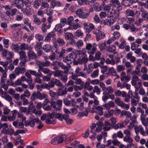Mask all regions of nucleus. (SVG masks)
<instances>
[{
	"label": "nucleus",
	"mask_w": 148,
	"mask_h": 148,
	"mask_svg": "<svg viewBox=\"0 0 148 148\" xmlns=\"http://www.w3.org/2000/svg\"><path fill=\"white\" fill-rule=\"evenodd\" d=\"M97 44L95 43H93L92 45L90 43L87 44L86 48L88 50V54L93 55L95 53V51L97 50Z\"/></svg>",
	"instance_id": "f257e3e1"
},
{
	"label": "nucleus",
	"mask_w": 148,
	"mask_h": 148,
	"mask_svg": "<svg viewBox=\"0 0 148 148\" xmlns=\"http://www.w3.org/2000/svg\"><path fill=\"white\" fill-rule=\"evenodd\" d=\"M110 3L113 8L116 7L117 12L120 11L122 10V4H120L119 0H111Z\"/></svg>",
	"instance_id": "f03ea898"
},
{
	"label": "nucleus",
	"mask_w": 148,
	"mask_h": 148,
	"mask_svg": "<svg viewBox=\"0 0 148 148\" xmlns=\"http://www.w3.org/2000/svg\"><path fill=\"white\" fill-rule=\"evenodd\" d=\"M46 97V94L43 93L42 94L39 91H38L37 93L34 92L31 97V99L32 101H34L36 98L37 99H39L41 100L44 99Z\"/></svg>",
	"instance_id": "7ed1b4c3"
},
{
	"label": "nucleus",
	"mask_w": 148,
	"mask_h": 148,
	"mask_svg": "<svg viewBox=\"0 0 148 148\" xmlns=\"http://www.w3.org/2000/svg\"><path fill=\"white\" fill-rule=\"evenodd\" d=\"M75 14L80 18H87L89 14V12L86 13L83 12L81 9H78L75 12Z\"/></svg>",
	"instance_id": "20e7f679"
},
{
	"label": "nucleus",
	"mask_w": 148,
	"mask_h": 148,
	"mask_svg": "<svg viewBox=\"0 0 148 148\" xmlns=\"http://www.w3.org/2000/svg\"><path fill=\"white\" fill-rule=\"evenodd\" d=\"M98 32L97 33L96 36V40L98 41L99 40L105 36V34L103 32L100 30H98Z\"/></svg>",
	"instance_id": "39448f33"
},
{
	"label": "nucleus",
	"mask_w": 148,
	"mask_h": 148,
	"mask_svg": "<svg viewBox=\"0 0 148 148\" xmlns=\"http://www.w3.org/2000/svg\"><path fill=\"white\" fill-rule=\"evenodd\" d=\"M28 56L29 60H34L37 58V56L35 53L33 51H29L28 53Z\"/></svg>",
	"instance_id": "423d86ee"
},
{
	"label": "nucleus",
	"mask_w": 148,
	"mask_h": 148,
	"mask_svg": "<svg viewBox=\"0 0 148 148\" xmlns=\"http://www.w3.org/2000/svg\"><path fill=\"white\" fill-rule=\"evenodd\" d=\"M25 125L26 127L29 125L31 127H33L35 125V121L32 120H27L25 122Z\"/></svg>",
	"instance_id": "0eeeda50"
},
{
	"label": "nucleus",
	"mask_w": 148,
	"mask_h": 148,
	"mask_svg": "<svg viewBox=\"0 0 148 148\" xmlns=\"http://www.w3.org/2000/svg\"><path fill=\"white\" fill-rule=\"evenodd\" d=\"M115 103L118 106H121L122 108L123 107V104L124 105V103L121 101V99L119 97H117L114 100Z\"/></svg>",
	"instance_id": "6e6552de"
},
{
	"label": "nucleus",
	"mask_w": 148,
	"mask_h": 148,
	"mask_svg": "<svg viewBox=\"0 0 148 148\" xmlns=\"http://www.w3.org/2000/svg\"><path fill=\"white\" fill-rule=\"evenodd\" d=\"M20 56V59L21 60H27V57L26 56L25 52L23 51H21L19 52Z\"/></svg>",
	"instance_id": "1a4fd4ad"
},
{
	"label": "nucleus",
	"mask_w": 148,
	"mask_h": 148,
	"mask_svg": "<svg viewBox=\"0 0 148 148\" xmlns=\"http://www.w3.org/2000/svg\"><path fill=\"white\" fill-rule=\"evenodd\" d=\"M52 48L51 46H50L49 45H45L42 48L46 52H49L51 51Z\"/></svg>",
	"instance_id": "9d476101"
},
{
	"label": "nucleus",
	"mask_w": 148,
	"mask_h": 148,
	"mask_svg": "<svg viewBox=\"0 0 148 148\" xmlns=\"http://www.w3.org/2000/svg\"><path fill=\"white\" fill-rule=\"evenodd\" d=\"M33 1L34 3L33 7L35 9L38 8L42 3L41 0H33Z\"/></svg>",
	"instance_id": "9b49d317"
},
{
	"label": "nucleus",
	"mask_w": 148,
	"mask_h": 148,
	"mask_svg": "<svg viewBox=\"0 0 148 148\" xmlns=\"http://www.w3.org/2000/svg\"><path fill=\"white\" fill-rule=\"evenodd\" d=\"M132 4L131 0H123L122 3V5H123L125 7L129 6Z\"/></svg>",
	"instance_id": "f8f14e48"
},
{
	"label": "nucleus",
	"mask_w": 148,
	"mask_h": 148,
	"mask_svg": "<svg viewBox=\"0 0 148 148\" xmlns=\"http://www.w3.org/2000/svg\"><path fill=\"white\" fill-rule=\"evenodd\" d=\"M111 125V123H109L108 122L105 121L104 125L105 127H103V129L104 131H108L110 129V127H108Z\"/></svg>",
	"instance_id": "ddd939ff"
},
{
	"label": "nucleus",
	"mask_w": 148,
	"mask_h": 148,
	"mask_svg": "<svg viewBox=\"0 0 148 148\" xmlns=\"http://www.w3.org/2000/svg\"><path fill=\"white\" fill-rule=\"evenodd\" d=\"M74 20L73 17V16H70L68 17L67 21V23L66 24L70 26H72L73 23L72 22Z\"/></svg>",
	"instance_id": "4468645a"
},
{
	"label": "nucleus",
	"mask_w": 148,
	"mask_h": 148,
	"mask_svg": "<svg viewBox=\"0 0 148 148\" xmlns=\"http://www.w3.org/2000/svg\"><path fill=\"white\" fill-rule=\"evenodd\" d=\"M53 81L54 82L55 84L57 86H60L61 87L63 88L64 87L63 85L62 84L59 80L53 78Z\"/></svg>",
	"instance_id": "2eb2a0df"
},
{
	"label": "nucleus",
	"mask_w": 148,
	"mask_h": 148,
	"mask_svg": "<svg viewBox=\"0 0 148 148\" xmlns=\"http://www.w3.org/2000/svg\"><path fill=\"white\" fill-rule=\"evenodd\" d=\"M101 50H104L106 47L107 46L106 42L104 43H99L98 44Z\"/></svg>",
	"instance_id": "dca6fc26"
},
{
	"label": "nucleus",
	"mask_w": 148,
	"mask_h": 148,
	"mask_svg": "<svg viewBox=\"0 0 148 148\" xmlns=\"http://www.w3.org/2000/svg\"><path fill=\"white\" fill-rule=\"evenodd\" d=\"M119 12H117L116 10V9L114 8H112V10L111 13L112 14H114L115 15V17L116 19V18H117L119 16Z\"/></svg>",
	"instance_id": "f3484780"
},
{
	"label": "nucleus",
	"mask_w": 148,
	"mask_h": 148,
	"mask_svg": "<svg viewBox=\"0 0 148 148\" xmlns=\"http://www.w3.org/2000/svg\"><path fill=\"white\" fill-rule=\"evenodd\" d=\"M54 72H53V73ZM63 73V72L62 71L57 70L55 71L54 75L55 77H58L60 76H62Z\"/></svg>",
	"instance_id": "a211bd4d"
},
{
	"label": "nucleus",
	"mask_w": 148,
	"mask_h": 148,
	"mask_svg": "<svg viewBox=\"0 0 148 148\" xmlns=\"http://www.w3.org/2000/svg\"><path fill=\"white\" fill-rule=\"evenodd\" d=\"M19 49L21 50H25L28 49V45L25 43H22L19 46Z\"/></svg>",
	"instance_id": "6ab92c4d"
},
{
	"label": "nucleus",
	"mask_w": 148,
	"mask_h": 148,
	"mask_svg": "<svg viewBox=\"0 0 148 148\" xmlns=\"http://www.w3.org/2000/svg\"><path fill=\"white\" fill-rule=\"evenodd\" d=\"M57 42L59 44L60 46H62L65 44L64 41L60 38H58L57 40Z\"/></svg>",
	"instance_id": "aec40b11"
},
{
	"label": "nucleus",
	"mask_w": 148,
	"mask_h": 148,
	"mask_svg": "<svg viewBox=\"0 0 148 148\" xmlns=\"http://www.w3.org/2000/svg\"><path fill=\"white\" fill-rule=\"evenodd\" d=\"M130 136H126L124 137L123 140L126 142H128L129 143L133 142V139L131 137H129Z\"/></svg>",
	"instance_id": "412c9836"
},
{
	"label": "nucleus",
	"mask_w": 148,
	"mask_h": 148,
	"mask_svg": "<svg viewBox=\"0 0 148 148\" xmlns=\"http://www.w3.org/2000/svg\"><path fill=\"white\" fill-rule=\"evenodd\" d=\"M12 47L14 50L16 52H18L19 51V46L18 44H15L14 43H12Z\"/></svg>",
	"instance_id": "4be33fe9"
},
{
	"label": "nucleus",
	"mask_w": 148,
	"mask_h": 148,
	"mask_svg": "<svg viewBox=\"0 0 148 148\" xmlns=\"http://www.w3.org/2000/svg\"><path fill=\"white\" fill-rule=\"evenodd\" d=\"M125 66L123 65H119L117 67L116 70L118 72H120L125 69Z\"/></svg>",
	"instance_id": "5701e85b"
},
{
	"label": "nucleus",
	"mask_w": 148,
	"mask_h": 148,
	"mask_svg": "<svg viewBox=\"0 0 148 148\" xmlns=\"http://www.w3.org/2000/svg\"><path fill=\"white\" fill-rule=\"evenodd\" d=\"M108 20L109 21V24L110 26L112 25L116 20V19L112 16H111L110 19Z\"/></svg>",
	"instance_id": "b1692460"
},
{
	"label": "nucleus",
	"mask_w": 148,
	"mask_h": 148,
	"mask_svg": "<svg viewBox=\"0 0 148 148\" xmlns=\"http://www.w3.org/2000/svg\"><path fill=\"white\" fill-rule=\"evenodd\" d=\"M69 56V58L75 60L77 57V55L74 53H71L68 56Z\"/></svg>",
	"instance_id": "393cba45"
},
{
	"label": "nucleus",
	"mask_w": 148,
	"mask_h": 148,
	"mask_svg": "<svg viewBox=\"0 0 148 148\" xmlns=\"http://www.w3.org/2000/svg\"><path fill=\"white\" fill-rule=\"evenodd\" d=\"M25 133V131L23 130H18L14 134V136L18 135L19 134H23Z\"/></svg>",
	"instance_id": "a878e982"
},
{
	"label": "nucleus",
	"mask_w": 148,
	"mask_h": 148,
	"mask_svg": "<svg viewBox=\"0 0 148 148\" xmlns=\"http://www.w3.org/2000/svg\"><path fill=\"white\" fill-rule=\"evenodd\" d=\"M62 114L60 113H58L55 114V117L56 119H58L59 120L62 121L63 119L62 117Z\"/></svg>",
	"instance_id": "bb28decb"
},
{
	"label": "nucleus",
	"mask_w": 148,
	"mask_h": 148,
	"mask_svg": "<svg viewBox=\"0 0 148 148\" xmlns=\"http://www.w3.org/2000/svg\"><path fill=\"white\" fill-rule=\"evenodd\" d=\"M61 25L60 24H58L56 25L55 28L54 29L56 31L58 32H59L60 33H61L62 32V31L61 30V29L60 28H59V26Z\"/></svg>",
	"instance_id": "cd10ccee"
},
{
	"label": "nucleus",
	"mask_w": 148,
	"mask_h": 148,
	"mask_svg": "<svg viewBox=\"0 0 148 148\" xmlns=\"http://www.w3.org/2000/svg\"><path fill=\"white\" fill-rule=\"evenodd\" d=\"M93 92H96L99 95L101 92V89H100L99 87L97 86H95L94 87V90H93Z\"/></svg>",
	"instance_id": "c85d7f7f"
},
{
	"label": "nucleus",
	"mask_w": 148,
	"mask_h": 148,
	"mask_svg": "<svg viewBox=\"0 0 148 148\" xmlns=\"http://www.w3.org/2000/svg\"><path fill=\"white\" fill-rule=\"evenodd\" d=\"M14 133V130L13 129L8 128L7 130L6 134L12 135Z\"/></svg>",
	"instance_id": "c756f323"
},
{
	"label": "nucleus",
	"mask_w": 148,
	"mask_h": 148,
	"mask_svg": "<svg viewBox=\"0 0 148 148\" xmlns=\"http://www.w3.org/2000/svg\"><path fill=\"white\" fill-rule=\"evenodd\" d=\"M73 37V34L71 33H66L65 38L67 39H71Z\"/></svg>",
	"instance_id": "7c9ffc66"
},
{
	"label": "nucleus",
	"mask_w": 148,
	"mask_h": 148,
	"mask_svg": "<svg viewBox=\"0 0 148 148\" xmlns=\"http://www.w3.org/2000/svg\"><path fill=\"white\" fill-rule=\"evenodd\" d=\"M99 72V70L98 69L96 70L95 71H94L92 75H91V76L92 78H95L98 75V73Z\"/></svg>",
	"instance_id": "2f4dec72"
},
{
	"label": "nucleus",
	"mask_w": 148,
	"mask_h": 148,
	"mask_svg": "<svg viewBox=\"0 0 148 148\" xmlns=\"http://www.w3.org/2000/svg\"><path fill=\"white\" fill-rule=\"evenodd\" d=\"M42 5L40 8L41 9H43L45 8H48L49 6V4L47 2H42Z\"/></svg>",
	"instance_id": "473e14b6"
},
{
	"label": "nucleus",
	"mask_w": 148,
	"mask_h": 148,
	"mask_svg": "<svg viewBox=\"0 0 148 148\" xmlns=\"http://www.w3.org/2000/svg\"><path fill=\"white\" fill-rule=\"evenodd\" d=\"M58 143L57 144L62 143L64 141V138L61 136H58Z\"/></svg>",
	"instance_id": "72a5a7b5"
},
{
	"label": "nucleus",
	"mask_w": 148,
	"mask_h": 148,
	"mask_svg": "<svg viewBox=\"0 0 148 148\" xmlns=\"http://www.w3.org/2000/svg\"><path fill=\"white\" fill-rule=\"evenodd\" d=\"M99 5V4L98 3H95V8L96 7L95 9V11H99L101 10V6L100 5Z\"/></svg>",
	"instance_id": "f704fd0d"
},
{
	"label": "nucleus",
	"mask_w": 148,
	"mask_h": 148,
	"mask_svg": "<svg viewBox=\"0 0 148 148\" xmlns=\"http://www.w3.org/2000/svg\"><path fill=\"white\" fill-rule=\"evenodd\" d=\"M83 45V42L82 41L80 40L76 43L75 46H77V47H82Z\"/></svg>",
	"instance_id": "c9c22d12"
},
{
	"label": "nucleus",
	"mask_w": 148,
	"mask_h": 148,
	"mask_svg": "<svg viewBox=\"0 0 148 148\" xmlns=\"http://www.w3.org/2000/svg\"><path fill=\"white\" fill-rule=\"evenodd\" d=\"M101 53L99 51H97L95 54V60H99L100 59Z\"/></svg>",
	"instance_id": "e433bc0d"
},
{
	"label": "nucleus",
	"mask_w": 148,
	"mask_h": 148,
	"mask_svg": "<svg viewBox=\"0 0 148 148\" xmlns=\"http://www.w3.org/2000/svg\"><path fill=\"white\" fill-rule=\"evenodd\" d=\"M35 37L38 40V41L42 40L44 38L43 36L39 34H36L35 35Z\"/></svg>",
	"instance_id": "4c0bfd02"
},
{
	"label": "nucleus",
	"mask_w": 148,
	"mask_h": 148,
	"mask_svg": "<svg viewBox=\"0 0 148 148\" xmlns=\"http://www.w3.org/2000/svg\"><path fill=\"white\" fill-rule=\"evenodd\" d=\"M84 87V85H82L80 86H75L74 87V89L75 91H77L78 90H81Z\"/></svg>",
	"instance_id": "58836bf2"
},
{
	"label": "nucleus",
	"mask_w": 148,
	"mask_h": 148,
	"mask_svg": "<svg viewBox=\"0 0 148 148\" xmlns=\"http://www.w3.org/2000/svg\"><path fill=\"white\" fill-rule=\"evenodd\" d=\"M113 35L114 36L115 39H118L120 37V35L118 32H114Z\"/></svg>",
	"instance_id": "ea45409f"
},
{
	"label": "nucleus",
	"mask_w": 148,
	"mask_h": 148,
	"mask_svg": "<svg viewBox=\"0 0 148 148\" xmlns=\"http://www.w3.org/2000/svg\"><path fill=\"white\" fill-rule=\"evenodd\" d=\"M114 111L113 110H111L108 111V113L106 114L105 115V117L107 118L109 117H110L113 115L114 113Z\"/></svg>",
	"instance_id": "a19ab883"
},
{
	"label": "nucleus",
	"mask_w": 148,
	"mask_h": 148,
	"mask_svg": "<svg viewBox=\"0 0 148 148\" xmlns=\"http://www.w3.org/2000/svg\"><path fill=\"white\" fill-rule=\"evenodd\" d=\"M57 142H58L57 136L54 137L53 139L51 140V143L52 144L55 145L57 144H56Z\"/></svg>",
	"instance_id": "79ce46f5"
},
{
	"label": "nucleus",
	"mask_w": 148,
	"mask_h": 148,
	"mask_svg": "<svg viewBox=\"0 0 148 148\" xmlns=\"http://www.w3.org/2000/svg\"><path fill=\"white\" fill-rule=\"evenodd\" d=\"M63 61L67 63L68 64H70L72 63L71 60H68V56H66L65 58V59L63 60Z\"/></svg>",
	"instance_id": "37998d69"
},
{
	"label": "nucleus",
	"mask_w": 148,
	"mask_h": 148,
	"mask_svg": "<svg viewBox=\"0 0 148 148\" xmlns=\"http://www.w3.org/2000/svg\"><path fill=\"white\" fill-rule=\"evenodd\" d=\"M112 6L111 5L110 3V4H108V5H105V7L103 8V9L107 11L108 12L109 10H110L111 9V7Z\"/></svg>",
	"instance_id": "c03bdc74"
},
{
	"label": "nucleus",
	"mask_w": 148,
	"mask_h": 148,
	"mask_svg": "<svg viewBox=\"0 0 148 148\" xmlns=\"http://www.w3.org/2000/svg\"><path fill=\"white\" fill-rule=\"evenodd\" d=\"M24 10L25 12V13L27 15H29L31 13V9L30 8H26L25 9H23L22 10V11H23Z\"/></svg>",
	"instance_id": "a18cd8bd"
},
{
	"label": "nucleus",
	"mask_w": 148,
	"mask_h": 148,
	"mask_svg": "<svg viewBox=\"0 0 148 148\" xmlns=\"http://www.w3.org/2000/svg\"><path fill=\"white\" fill-rule=\"evenodd\" d=\"M75 36L78 37H79L80 36H83V33L81 32V30L80 29H78L77 30L75 33Z\"/></svg>",
	"instance_id": "49530a36"
},
{
	"label": "nucleus",
	"mask_w": 148,
	"mask_h": 148,
	"mask_svg": "<svg viewBox=\"0 0 148 148\" xmlns=\"http://www.w3.org/2000/svg\"><path fill=\"white\" fill-rule=\"evenodd\" d=\"M84 82L83 81L81 80L80 79H77L75 82V84H81L84 85Z\"/></svg>",
	"instance_id": "de8ad7c7"
},
{
	"label": "nucleus",
	"mask_w": 148,
	"mask_h": 148,
	"mask_svg": "<svg viewBox=\"0 0 148 148\" xmlns=\"http://www.w3.org/2000/svg\"><path fill=\"white\" fill-rule=\"evenodd\" d=\"M126 77L125 73L123 71L121 74V81L122 82L124 80L125 78Z\"/></svg>",
	"instance_id": "09e8293b"
},
{
	"label": "nucleus",
	"mask_w": 148,
	"mask_h": 148,
	"mask_svg": "<svg viewBox=\"0 0 148 148\" xmlns=\"http://www.w3.org/2000/svg\"><path fill=\"white\" fill-rule=\"evenodd\" d=\"M110 98L109 96V95H104L102 97V99L104 102H106L107 99Z\"/></svg>",
	"instance_id": "8fccbe9b"
},
{
	"label": "nucleus",
	"mask_w": 148,
	"mask_h": 148,
	"mask_svg": "<svg viewBox=\"0 0 148 148\" xmlns=\"http://www.w3.org/2000/svg\"><path fill=\"white\" fill-rule=\"evenodd\" d=\"M34 22L38 25H40L41 24V22L39 19L38 17H36L34 18Z\"/></svg>",
	"instance_id": "3c124183"
},
{
	"label": "nucleus",
	"mask_w": 148,
	"mask_h": 148,
	"mask_svg": "<svg viewBox=\"0 0 148 148\" xmlns=\"http://www.w3.org/2000/svg\"><path fill=\"white\" fill-rule=\"evenodd\" d=\"M51 52L53 53L52 54L49 56V58L51 60L53 61L56 58L55 55L53 51H51Z\"/></svg>",
	"instance_id": "603ef678"
},
{
	"label": "nucleus",
	"mask_w": 148,
	"mask_h": 148,
	"mask_svg": "<svg viewBox=\"0 0 148 148\" xmlns=\"http://www.w3.org/2000/svg\"><path fill=\"white\" fill-rule=\"evenodd\" d=\"M49 93L50 94V96L51 97L54 99L55 98L56 95V93L54 92H53L52 90H50L49 92Z\"/></svg>",
	"instance_id": "864d4df0"
},
{
	"label": "nucleus",
	"mask_w": 148,
	"mask_h": 148,
	"mask_svg": "<svg viewBox=\"0 0 148 148\" xmlns=\"http://www.w3.org/2000/svg\"><path fill=\"white\" fill-rule=\"evenodd\" d=\"M37 43H39V45H36L34 46V47L36 50L38 48V47H40L38 48L39 49H40L42 47L41 44L42 43V42H40V41H38L37 42Z\"/></svg>",
	"instance_id": "5fc2aeb1"
},
{
	"label": "nucleus",
	"mask_w": 148,
	"mask_h": 148,
	"mask_svg": "<svg viewBox=\"0 0 148 148\" xmlns=\"http://www.w3.org/2000/svg\"><path fill=\"white\" fill-rule=\"evenodd\" d=\"M73 139V137H69L65 139L64 140V141L66 143H68Z\"/></svg>",
	"instance_id": "6e6d98bb"
},
{
	"label": "nucleus",
	"mask_w": 148,
	"mask_h": 148,
	"mask_svg": "<svg viewBox=\"0 0 148 148\" xmlns=\"http://www.w3.org/2000/svg\"><path fill=\"white\" fill-rule=\"evenodd\" d=\"M112 142L114 145H119L120 143L116 139H114L112 141Z\"/></svg>",
	"instance_id": "4d7b16f0"
},
{
	"label": "nucleus",
	"mask_w": 148,
	"mask_h": 148,
	"mask_svg": "<svg viewBox=\"0 0 148 148\" xmlns=\"http://www.w3.org/2000/svg\"><path fill=\"white\" fill-rule=\"evenodd\" d=\"M3 8H4L5 10L7 11L8 10H11L12 8V6L9 5H3Z\"/></svg>",
	"instance_id": "13d9d810"
},
{
	"label": "nucleus",
	"mask_w": 148,
	"mask_h": 148,
	"mask_svg": "<svg viewBox=\"0 0 148 148\" xmlns=\"http://www.w3.org/2000/svg\"><path fill=\"white\" fill-rule=\"evenodd\" d=\"M64 103L65 105L68 106L70 103V101L69 100H68V99L65 98L63 99Z\"/></svg>",
	"instance_id": "bf43d9fd"
},
{
	"label": "nucleus",
	"mask_w": 148,
	"mask_h": 148,
	"mask_svg": "<svg viewBox=\"0 0 148 148\" xmlns=\"http://www.w3.org/2000/svg\"><path fill=\"white\" fill-rule=\"evenodd\" d=\"M78 3L80 5H84L86 3V0H77Z\"/></svg>",
	"instance_id": "052dcab7"
},
{
	"label": "nucleus",
	"mask_w": 148,
	"mask_h": 148,
	"mask_svg": "<svg viewBox=\"0 0 148 148\" xmlns=\"http://www.w3.org/2000/svg\"><path fill=\"white\" fill-rule=\"evenodd\" d=\"M67 22V19L64 18L61 19L60 20V23H62V26H64L65 24H66Z\"/></svg>",
	"instance_id": "680f3d73"
},
{
	"label": "nucleus",
	"mask_w": 148,
	"mask_h": 148,
	"mask_svg": "<svg viewBox=\"0 0 148 148\" xmlns=\"http://www.w3.org/2000/svg\"><path fill=\"white\" fill-rule=\"evenodd\" d=\"M126 44V42L125 41H123L121 44L119 45V47L120 49H123L124 48V46Z\"/></svg>",
	"instance_id": "e2e57ef3"
},
{
	"label": "nucleus",
	"mask_w": 148,
	"mask_h": 148,
	"mask_svg": "<svg viewBox=\"0 0 148 148\" xmlns=\"http://www.w3.org/2000/svg\"><path fill=\"white\" fill-rule=\"evenodd\" d=\"M89 134V130L87 129L83 137L84 138H86L88 137Z\"/></svg>",
	"instance_id": "0e129e2a"
},
{
	"label": "nucleus",
	"mask_w": 148,
	"mask_h": 148,
	"mask_svg": "<svg viewBox=\"0 0 148 148\" xmlns=\"http://www.w3.org/2000/svg\"><path fill=\"white\" fill-rule=\"evenodd\" d=\"M53 78H51V80L49 83V85L51 86V88H53L54 86V82L53 81Z\"/></svg>",
	"instance_id": "69168bd1"
},
{
	"label": "nucleus",
	"mask_w": 148,
	"mask_h": 148,
	"mask_svg": "<svg viewBox=\"0 0 148 148\" xmlns=\"http://www.w3.org/2000/svg\"><path fill=\"white\" fill-rule=\"evenodd\" d=\"M11 11L12 12L11 16H13L16 14L17 11V10L16 8H14L12 10L11 9Z\"/></svg>",
	"instance_id": "338daca9"
},
{
	"label": "nucleus",
	"mask_w": 148,
	"mask_h": 148,
	"mask_svg": "<svg viewBox=\"0 0 148 148\" xmlns=\"http://www.w3.org/2000/svg\"><path fill=\"white\" fill-rule=\"evenodd\" d=\"M90 83L94 85L97 84L99 83V81L98 79H96L92 80Z\"/></svg>",
	"instance_id": "774afa93"
}]
</instances>
